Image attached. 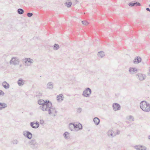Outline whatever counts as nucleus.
<instances>
[{
    "label": "nucleus",
    "mask_w": 150,
    "mask_h": 150,
    "mask_svg": "<svg viewBox=\"0 0 150 150\" xmlns=\"http://www.w3.org/2000/svg\"><path fill=\"white\" fill-rule=\"evenodd\" d=\"M38 103L41 105L40 106L41 109L43 111H47L48 113L50 115L53 114L54 116H56L55 113L57 111L55 108L52 107V104L49 101H44V100L40 99L38 101Z\"/></svg>",
    "instance_id": "f257e3e1"
},
{
    "label": "nucleus",
    "mask_w": 150,
    "mask_h": 150,
    "mask_svg": "<svg viewBox=\"0 0 150 150\" xmlns=\"http://www.w3.org/2000/svg\"><path fill=\"white\" fill-rule=\"evenodd\" d=\"M140 107L143 111L145 112L150 111V104L145 101H143L140 103Z\"/></svg>",
    "instance_id": "f03ea898"
},
{
    "label": "nucleus",
    "mask_w": 150,
    "mask_h": 150,
    "mask_svg": "<svg viewBox=\"0 0 150 150\" xmlns=\"http://www.w3.org/2000/svg\"><path fill=\"white\" fill-rule=\"evenodd\" d=\"M69 127L71 131L77 132L82 129V126L80 123L75 125L74 123H71L69 124Z\"/></svg>",
    "instance_id": "7ed1b4c3"
},
{
    "label": "nucleus",
    "mask_w": 150,
    "mask_h": 150,
    "mask_svg": "<svg viewBox=\"0 0 150 150\" xmlns=\"http://www.w3.org/2000/svg\"><path fill=\"white\" fill-rule=\"evenodd\" d=\"M23 63L26 66H30L33 63V60L30 58H25L23 59Z\"/></svg>",
    "instance_id": "20e7f679"
},
{
    "label": "nucleus",
    "mask_w": 150,
    "mask_h": 150,
    "mask_svg": "<svg viewBox=\"0 0 150 150\" xmlns=\"http://www.w3.org/2000/svg\"><path fill=\"white\" fill-rule=\"evenodd\" d=\"M91 93V90L89 88H87L83 91L82 95L86 97H89Z\"/></svg>",
    "instance_id": "39448f33"
},
{
    "label": "nucleus",
    "mask_w": 150,
    "mask_h": 150,
    "mask_svg": "<svg viewBox=\"0 0 150 150\" xmlns=\"http://www.w3.org/2000/svg\"><path fill=\"white\" fill-rule=\"evenodd\" d=\"M19 60L17 57H14L11 58L9 63L10 64L16 65L19 64Z\"/></svg>",
    "instance_id": "423d86ee"
},
{
    "label": "nucleus",
    "mask_w": 150,
    "mask_h": 150,
    "mask_svg": "<svg viewBox=\"0 0 150 150\" xmlns=\"http://www.w3.org/2000/svg\"><path fill=\"white\" fill-rule=\"evenodd\" d=\"M29 144L33 149H36L38 147V144L35 139H32L30 142Z\"/></svg>",
    "instance_id": "0eeeda50"
},
{
    "label": "nucleus",
    "mask_w": 150,
    "mask_h": 150,
    "mask_svg": "<svg viewBox=\"0 0 150 150\" xmlns=\"http://www.w3.org/2000/svg\"><path fill=\"white\" fill-rule=\"evenodd\" d=\"M23 135L26 137L27 138L29 139H30L32 137V133L27 131H25L23 132Z\"/></svg>",
    "instance_id": "6e6552de"
},
{
    "label": "nucleus",
    "mask_w": 150,
    "mask_h": 150,
    "mask_svg": "<svg viewBox=\"0 0 150 150\" xmlns=\"http://www.w3.org/2000/svg\"><path fill=\"white\" fill-rule=\"evenodd\" d=\"M137 78L140 81H143L145 79L146 77L144 74H143L141 73H139L136 74Z\"/></svg>",
    "instance_id": "1a4fd4ad"
},
{
    "label": "nucleus",
    "mask_w": 150,
    "mask_h": 150,
    "mask_svg": "<svg viewBox=\"0 0 150 150\" xmlns=\"http://www.w3.org/2000/svg\"><path fill=\"white\" fill-rule=\"evenodd\" d=\"M134 147L137 150H146L147 149L145 146L141 145H136Z\"/></svg>",
    "instance_id": "9d476101"
},
{
    "label": "nucleus",
    "mask_w": 150,
    "mask_h": 150,
    "mask_svg": "<svg viewBox=\"0 0 150 150\" xmlns=\"http://www.w3.org/2000/svg\"><path fill=\"white\" fill-rule=\"evenodd\" d=\"M112 107L115 111L119 110L120 109V106L118 103H114L112 105Z\"/></svg>",
    "instance_id": "9b49d317"
},
{
    "label": "nucleus",
    "mask_w": 150,
    "mask_h": 150,
    "mask_svg": "<svg viewBox=\"0 0 150 150\" xmlns=\"http://www.w3.org/2000/svg\"><path fill=\"white\" fill-rule=\"evenodd\" d=\"M54 83L52 82H49L47 84V88L49 89H52L53 88Z\"/></svg>",
    "instance_id": "f8f14e48"
},
{
    "label": "nucleus",
    "mask_w": 150,
    "mask_h": 150,
    "mask_svg": "<svg viewBox=\"0 0 150 150\" xmlns=\"http://www.w3.org/2000/svg\"><path fill=\"white\" fill-rule=\"evenodd\" d=\"M137 69L135 68L131 67L129 69V72L131 74H135L137 71Z\"/></svg>",
    "instance_id": "ddd939ff"
},
{
    "label": "nucleus",
    "mask_w": 150,
    "mask_h": 150,
    "mask_svg": "<svg viewBox=\"0 0 150 150\" xmlns=\"http://www.w3.org/2000/svg\"><path fill=\"white\" fill-rule=\"evenodd\" d=\"M107 135L109 137L111 136L112 137L115 136L116 135V134L114 133L113 131L112 130H109L107 132Z\"/></svg>",
    "instance_id": "4468645a"
},
{
    "label": "nucleus",
    "mask_w": 150,
    "mask_h": 150,
    "mask_svg": "<svg viewBox=\"0 0 150 150\" xmlns=\"http://www.w3.org/2000/svg\"><path fill=\"white\" fill-rule=\"evenodd\" d=\"M25 81L22 79H20L18 81L17 83L19 86H22L24 84Z\"/></svg>",
    "instance_id": "2eb2a0df"
},
{
    "label": "nucleus",
    "mask_w": 150,
    "mask_h": 150,
    "mask_svg": "<svg viewBox=\"0 0 150 150\" xmlns=\"http://www.w3.org/2000/svg\"><path fill=\"white\" fill-rule=\"evenodd\" d=\"M142 60L141 58L139 57H137L136 58L134 59L133 63L134 64H138Z\"/></svg>",
    "instance_id": "dca6fc26"
},
{
    "label": "nucleus",
    "mask_w": 150,
    "mask_h": 150,
    "mask_svg": "<svg viewBox=\"0 0 150 150\" xmlns=\"http://www.w3.org/2000/svg\"><path fill=\"white\" fill-rule=\"evenodd\" d=\"M2 85L6 89H8L9 88V84L6 81H4L2 83Z\"/></svg>",
    "instance_id": "f3484780"
},
{
    "label": "nucleus",
    "mask_w": 150,
    "mask_h": 150,
    "mask_svg": "<svg viewBox=\"0 0 150 150\" xmlns=\"http://www.w3.org/2000/svg\"><path fill=\"white\" fill-rule=\"evenodd\" d=\"M64 138L66 139H68L70 138V134L67 132H66L63 134Z\"/></svg>",
    "instance_id": "a211bd4d"
},
{
    "label": "nucleus",
    "mask_w": 150,
    "mask_h": 150,
    "mask_svg": "<svg viewBox=\"0 0 150 150\" xmlns=\"http://www.w3.org/2000/svg\"><path fill=\"white\" fill-rule=\"evenodd\" d=\"M93 121L95 124L96 125H98L99 124L100 120L97 117H95L93 119Z\"/></svg>",
    "instance_id": "6ab92c4d"
},
{
    "label": "nucleus",
    "mask_w": 150,
    "mask_h": 150,
    "mask_svg": "<svg viewBox=\"0 0 150 150\" xmlns=\"http://www.w3.org/2000/svg\"><path fill=\"white\" fill-rule=\"evenodd\" d=\"M7 107V105L5 103H0V110L2 109L5 108Z\"/></svg>",
    "instance_id": "aec40b11"
},
{
    "label": "nucleus",
    "mask_w": 150,
    "mask_h": 150,
    "mask_svg": "<svg viewBox=\"0 0 150 150\" xmlns=\"http://www.w3.org/2000/svg\"><path fill=\"white\" fill-rule=\"evenodd\" d=\"M63 96L62 94H60L57 96V100L59 102H61L63 100Z\"/></svg>",
    "instance_id": "412c9836"
},
{
    "label": "nucleus",
    "mask_w": 150,
    "mask_h": 150,
    "mask_svg": "<svg viewBox=\"0 0 150 150\" xmlns=\"http://www.w3.org/2000/svg\"><path fill=\"white\" fill-rule=\"evenodd\" d=\"M72 4V2L70 1L69 0H67L65 3V6H67L68 8L70 7Z\"/></svg>",
    "instance_id": "4be33fe9"
},
{
    "label": "nucleus",
    "mask_w": 150,
    "mask_h": 150,
    "mask_svg": "<svg viewBox=\"0 0 150 150\" xmlns=\"http://www.w3.org/2000/svg\"><path fill=\"white\" fill-rule=\"evenodd\" d=\"M98 57L102 58L105 56L104 52L103 51H100L98 52Z\"/></svg>",
    "instance_id": "5701e85b"
},
{
    "label": "nucleus",
    "mask_w": 150,
    "mask_h": 150,
    "mask_svg": "<svg viewBox=\"0 0 150 150\" xmlns=\"http://www.w3.org/2000/svg\"><path fill=\"white\" fill-rule=\"evenodd\" d=\"M17 12L19 14H22L24 13V10L21 8H19L17 10Z\"/></svg>",
    "instance_id": "b1692460"
},
{
    "label": "nucleus",
    "mask_w": 150,
    "mask_h": 150,
    "mask_svg": "<svg viewBox=\"0 0 150 150\" xmlns=\"http://www.w3.org/2000/svg\"><path fill=\"white\" fill-rule=\"evenodd\" d=\"M30 126L33 128L34 129L37 128L34 122H32L30 123Z\"/></svg>",
    "instance_id": "393cba45"
},
{
    "label": "nucleus",
    "mask_w": 150,
    "mask_h": 150,
    "mask_svg": "<svg viewBox=\"0 0 150 150\" xmlns=\"http://www.w3.org/2000/svg\"><path fill=\"white\" fill-rule=\"evenodd\" d=\"M59 47V45L57 44H55L53 46V49L55 50H58Z\"/></svg>",
    "instance_id": "a878e982"
},
{
    "label": "nucleus",
    "mask_w": 150,
    "mask_h": 150,
    "mask_svg": "<svg viewBox=\"0 0 150 150\" xmlns=\"http://www.w3.org/2000/svg\"><path fill=\"white\" fill-rule=\"evenodd\" d=\"M126 118L127 119L129 120H130L131 119L132 121H134V118L132 115H129L127 116L126 117Z\"/></svg>",
    "instance_id": "bb28decb"
},
{
    "label": "nucleus",
    "mask_w": 150,
    "mask_h": 150,
    "mask_svg": "<svg viewBox=\"0 0 150 150\" xmlns=\"http://www.w3.org/2000/svg\"><path fill=\"white\" fill-rule=\"evenodd\" d=\"M18 143V141L17 139H14L12 141V143L13 144H17Z\"/></svg>",
    "instance_id": "cd10ccee"
},
{
    "label": "nucleus",
    "mask_w": 150,
    "mask_h": 150,
    "mask_svg": "<svg viewBox=\"0 0 150 150\" xmlns=\"http://www.w3.org/2000/svg\"><path fill=\"white\" fill-rule=\"evenodd\" d=\"M82 23L83 24L85 25H88L89 24V23L88 22L85 21H82Z\"/></svg>",
    "instance_id": "c85d7f7f"
},
{
    "label": "nucleus",
    "mask_w": 150,
    "mask_h": 150,
    "mask_svg": "<svg viewBox=\"0 0 150 150\" xmlns=\"http://www.w3.org/2000/svg\"><path fill=\"white\" fill-rule=\"evenodd\" d=\"M128 5L130 6L133 7L135 6L134 1H132L128 4Z\"/></svg>",
    "instance_id": "c756f323"
},
{
    "label": "nucleus",
    "mask_w": 150,
    "mask_h": 150,
    "mask_svg": "<svg viewBox=\"0 0 150 150\" xmlns=\"http://www.w3.org/2000/svg\"><path fill=\"white\" fill-rule=\"evenodd\" d=\"M134 5L136 6H141L140 4L137 1H134Z\"/></svg>",
    "instance_id": "7c9ffc66"
},
{
    "label": "nucleus",
    "mask_w": 150,
    "mask_h": 150,
    "mask_svg": "<svg viewBox=\"0 0 150 150\" xmlns=\"http://www.w3.org/2000/svg\"><path fill=\"white\" fill-rule=\"evenodd\" d=\"M33 15V14L31 13H27V16L29 17H31Z\"/></svg>",
    "instance_id": "2f4dec72"
},
{
    "label": "nucleus",
    "mask_w": 150,
    "mask_h": 150,
    "mask_svg": "<svg viewBox=\"0 0 150 150\" xmlns=\"http://www.w3.org/2000/svg\"><path fill=\"white\" fill-rule=\"evenodd\" d=\"M4 95V93L2 90H0V96H3Z\"/></svg>",
    "instance_id": "473e14b6"
},
{
    "label": "nucleus",
    "mask_w": 150,
    "mask_h": 150,
    "mask_svg": "<svg viewBox=\"0 0 150 150\" xmlns=\"http://www.w3.org/2000/svg\"><path fill=\"white\" fill-rule=\"evenodd\" d=\"M82 111V109L81 108H79L77 110V112L79 113H80Z\"/></svg>",
    "instance_id": "72a5a7b5"
},
{
    "label": "nucleus",
    "mask_w": 150,
    "mask_h": 150,
    "mask_svg": "<svg viewBox=\"0 0 150 150\" xmlns=\"http://www.w3.org/2000/svg\"><path fill=\"white\" fill-rule=\"evenodd\" d=\"M35 124L37 128H38L39 126V124L38 122H36V123H35Z\"/></svg>",
    "instance_id": "f704fd0d"
},
{
    "label": "nucleus",
    "mask_w": 150,
    "mask_h": 150,
    "mask_svg": "<svg viewBox=\"0 0 150 150\" xmlns=\"http://www.w3.org/2000/svg\"><path fill=\"white\" fill-rule=\"evenodd\" d=\"M120 134V131L118 130H117V134Z\"/></svg>",
    "instance_id": "c9c22d12"
},
{
    "label": "nucleus",
    "mask_w": 150,
    "mask_h": 150,
    "mask_svg": "<svg viewBox=\"0 0 150 150\" xmlns=\"http://www.w3.org/2000/svg\"><path fill=\"white\" fill-rule=\"evenodd\" d=\"M146 10L147 11H149L150 12V9L149 8H146Z\"/></svg>",
    "instance_id": "e433bc0d"
},
{
    "label": "nucleus",
    "mask_w": 150,
    "mask_h": 150,
    "mask_svg": "<svg viewBox=\"0 0 150 150\" xmlns=\"http://www.w3.org/2000/svg\"><path fill=\"white\" fill-rule=\"evenodd\" d=\"M76 3H78V0H76Z\"/></svg>",
    "instance_id": "4c0bfd02"
},
{
    "label": "nucleus",
    "mask_w": 150,
    "mask_h": 150,
    "mask_svg": "<svg viewBox=\"0 0 150 150\" xmlns=\"http://www.w3.org/2000/svg\"><path fill=\"white\" fill-rule=\"evenodd\" d=\"M148 139H150V135H149V136H148Z\"/></svg>",
    "instance_id": "58836bf2"
},
{
    "label": "nucleus",
    "mask_w": 150,
    "mask_h": 150,
    "mask_svg": "<svg viewBox=\"0 0 150 150\" xmlns=\"http://www.w3.org/2000/svg\"><path fill=\"white\" fill-rule=\"evenodd\" d=\"M20 67H22V64H20L19 66Z\"/></svg>",
    "instance_id": "ea45409f"
},
{
    "label": "nucleus",
    "mask_w": 150,
    "mask_h": 150,
    "mask_svg": "<svg viewBox=\"0 0 150 150\" xmlns=\"http://www.w3.org/2000/svg\"><path fill=\"white\" fill-rule=\"evenodd\" d=\"M149 7H150V4H149Z\"/></svg>",
    "instance_id": "a19ab883"
}]
</instances>
